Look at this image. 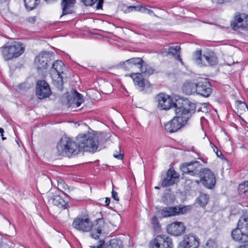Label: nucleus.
Here are the masks:
<instances>
[{
  "instance_id": "nucleus-44",
  "label": "nucleus",
  "mask_w": 248,
  "mask_h": 248,
  "mask_svg": "<svg viewBox=\"0 0 248 248\" xmlns=\"http://www.w3.org/2000/svg\"><path fill=\"white\" fill-rule=\"evenodd\" d=\"M104 240H100L99 244L97 246H90L91 248H103L104 247Z\"/></svg>"
},
{
  "instance_id": "nucleus-41",
  "label": "nucleus",
  "mask_w": 248,
  "mask_h": 248,
  "mask_svg": "<svg viewBox=\"0 0 248 248\" xmlns=\"http://www.w3.org/2000/svg\"><path fill=\"white\" fill-rule=\"evenodd\" d=\"M129 8L131 10L135 9L136 11L141 12H144L146 10L145 7L143 5L131 6Z\"/></svg>"
},
{
  "instance_id": "nucleus-14",
  "label": "nucleus",
  "mask_w": 248,
  "mask_h": 248,
  "mask_svg": "<svg viewBox=\"0 0 248 248\" xmlns=\"http://www.w3.org/2000/svg\"><path fill=\"white\" fill-rule=\"evenodd\" d=\"M196 93L204 97H209L213 90L210 82L207 79H203L197 83Z\"/></svg>"
},
{
  "instance_id": "nucleus-9",
  "label": "nucleus",
  "mask_w": 248,
  "mask_h": 248,
  "mask_svg": "<svg viewBox=\"0 0 248 248\" xmlns=\"http://www.w3.org/2000/svg\"><path fill=\"white\" fill-rule=\"evenodd\" d=\"M150 248H172V239L165 234L157 235L150 242Z\"/></svg>"
},
{
  "instance_id": "nucleus-36",
  "label": "nucleus",
  "mask_w": 248,
  "mask_h": 248,
  "mask_svg": "<svg viewBox=\"0 0 248 248\" xmlns=\"http://www.w3.org/2000/svg\"><path fill=\"white\" fill-rule=\"evenodd\" d=\"M151 223L153 226V229L156 232H160L161 231V225L158 220V218L156 216H154L152 220Z\"/></svg>"
},
{
  "instance_id": "nucleus-38",
  "label": "nucleus",
  "mask_w": 248,
  "mask_h": 248,
  "mask_svg": "<svg viewBox=\"0 0 248 248\" xmlns=\"http://www.w3.org/2000/svg\"><path fill=\"white\" fill-rule=\"evenodd\" d=\"M217 247L216 241L210 239L206 242L204 248H216Z\"/></svg>"
},
{
  "instance_id": "nucleus-3",
  "label": "nucleus",
  "mask_w": 248,
  "mask_h": 248,
  "mask_svg": "<svg viewBox=\"0 0 248 248\" xmlns=\"http://www.w3.org/2000/svg\"><path fill=\"white\" fill-rule=\"evenodd\" d=\"M59 155L71 157L80 152L78 142L66 136L62 137L56 146Z\"/></svg>"
},
{
  "instance_id": "nucleus-52",
  "label": "nucleus",
  "mask_w": 248,
  "mask_h": 248,
  "mask_svg": "<svg viewBox=\"0 0 248 248\" xmlns=\"http://www.w3.org/2000/svg\"><path fill=\"white\" fill-rule=\"evenodd\" d=\"M4 132L3 128L0 127V133L2 135Z\"/></svg>"
},
{
  "instance_id": "nucleus-25",
  "label": "nucleus",
  "mask_w": 248,
  "mask_h": 248,
  "mask_svg": "<svg viewBox=\"0 0 248 248\" xmlns=\"http://www.w3.org/2000/svg\"><path fill=\"white\" fill-rule=\"evenodd\" d=\"M197 89V83L190 81L185 82L182 88L183 93L188 95L193 93H196Z\"/></svg>"
},
{
  "instance_id": "nucleus-45",
  "label": "nucleus",
  "mask_w": 248,
  "mask_h": 248,
  "mask_svg": "<svg viewBox=\"0 0 248 248\" xmlns=\"http://www.w3.org/2000/svg\"><path fill=\"white\" fill-rule=\"evenodd\" d=\"M36 18L35 16L29 17L26 18V21L31 24H34L36 22Z\"/></svg>"
},
{
  "instance_id": "nucleus-20",
  "label": "nucleus",
  "mask_w": 248,
  "mask_h": 248,
  "mask_svg": "<svg viewBox=\"0 0 248 248\" xmlns=\"http://www.w3.org/2000/svg\"><path fill=\"white\" fill-rule=\"evenodd\" d=\"M76 2V0H62L61 4L62 14L60 16V18H62L64 16L75 13V4Z\"/></svg>"
},
{
  "instance_id": "nucleus-22",
  "label": "nucleus",
  "mask_w": 248,
  "mask_h": 248,
  "mask_svg": "<svg viewBox=\"0 0 248 248\" xmlns=\"http://www.w3.org/2000/svg\"><path fill=\"white\" fill-rule=\"evenodd\" d=\"M65 66L61 61H56L53 63L52 67L50 69L49 73L51 75L56 74L59 77H62V74L63 72Z\"/></svg>"
},
{
  "instance_id": "nucleus-29",
  "label": "nucleus",
  "mask_w": 248,
  "mask_h": 248,
  "mask_svg": "<svg viewBox=\"0 0 248 248\" xmlns=\"http://www.w3.org/2000/svg\"><path fill=\"white\" fill-rule=\"evenodd\" d=\"M237 228L243 230L247 234L246 235L248 236V217L245 215L241 216L238 220Z\"/></svg>"
},
{
  "instance_id": "nucleus-19",
  "label": "nucleus",
  "mask_w": 248,
  "mask_h": 248,
  "mask_svg": "<svg viewBox=\"0 0 248 248\" xmlns=\"http://www.w3.org/2000/svg\"><path fill=\"white\" fill-rule=\"evenodd\" d=\"M60 192H61V194L59 193L53 195L51 199L54 205L60 208L66 209L68 203V198L66 197L64 193L62 191H61Z\"/></svg>"
},
{
  "instance_id": "nucleus-13",
  "label": "nucleus",
  "mask_w": 248,
  "mask_h": 248,
  "mask_svg": "<svg viewBox=\"0 0 248 248\" xmlns=\"http://www.w3.org/2000/svg\"><path fill=\"white\" fill-rule=\"evenodd\" d=\"M231 26L234 31L239 29L244 31L248 30V16L245 14L238 13L235 15L234 21L231 23Z\"/></svg>"
},
{
  "instance_id": "nucleus-48",
  "label": "nucleus",
  "mask_w": 248,
  "mask_h": 248,
  "mask_svg": "<svg viewBox=\"0 0 248 248\" xmlns=\"http://www.w3.org/2000/svg\"><path fill=\"white\" fill-rule=\"evenodd\" d=\"M112 197L113 199H114V200H116V201H119V198L118 196L117 192L113 190H112Z\"/></svg>"
},
{
  "instance_id": "nucleus-53",
  "label": "nucleus",
  "mask_w": 248,
  "mask_h": 248,
  "mask_svg": "<svg viewBox=\"0 0 248 248\" xmlns=\"http://www.w3.org/2000/svg\"><path fill=\"white\" fill-rule=\"evenodd\" d=\"M146 10L148 11L149 14L153 13V11L152 10H150V9H148L146 8L145 11Z\"/></svg>"
},
{
  "instance_id": "nucleus-58",
  "label": "nucleus",
  "mask_w": 248,
  "mask_h": 248,
  "mask_svg": "<svg viewBox=\"0 0 248 248\" xmlns=\"http://www.w3.org/2000/svg\"><path fill=\"white\" fill-rule=\"evenodd\" d=\"M201 120L204 119V118L203 117H202L201 118Z\"/></svg>"
},
{
  "instance_id": "nucleus-24",
  "label": "nucleus",
  "mask_w": 248,
  "mask_h": 248,
  "mask_svg": "<svg viewBox=\"0 0 248 248\" xmlns=\"http://www.w3.org/2000/svg\"><path fill=\"white\" fill-rule=\"evenodd\" d=\"M69 103L71 105H76L77 107H79L84 101L83 95L78 93L76 90L73 91L72 96L68 98Z\"/></svg>"
},
{
  "instance_id": "nucleus-26",
  "label": "nucleus",
  "mask_w": 248,
  "mask_h": 248,
  "mask_svg": "<svg viewBox=\"0 0 248 248\" xmlns=\"http://www.w3.org/2000/svg\"><path fill=\"white\" fill-rule=\"evenodd\" d=\"M203 57L210 65L217 64L218 59L214 51L210 50L204 52Z\"/></svg>"
},
{
  "instance_id": "nucleus-10",
  "label": "nucleus",
  "mask_w": 248,
  "mask_h": 248,
  "mask_svg": "<svg viewBox=\"0 0 248 248\" xmlns=\"http://www.w3.org/2000/svg\"><path fill=\"white\" fill-rule=\"evenodd\" d=\"M130 77L132 78L136 88L140 91H145V93H146L148 92V89H151L152 88V85L147 79L143 78L141 74L140 73H132Z\"/></svg>"
},
{
  "instance_id": "nucleus-8",
  "label": "nucleus",
  "mask_w": 248,
  "mask_h": 248,
  "mask_svg": "<svg viewBox=\"0 0 248 248\" xmlns=\"http://www.w3.org/2000/svg\"><path fill=\"white\" fill-rule=\"evenodd\" d=\"M180 169L183 174L198 176L202 169V164L198 161L185 162L181 165Z\"/></svg>"
},
{
  "instance_id": "nucleus-51",
  "label": "nucleus",
  "mask_w": 248,
  "mask_h": 248,
  "mask_svg": "<svg viewBox=\"0 0 248 248\" xmlns=\"http://www.w3.org/2000/svg\"><path fill=\"white\" fill-rule=\"evenodd\" d=\"M110 202V199L109 198H106L105 201V206H108Z\"/></svg>"
},
{
  "instance_id": "nucleus-40",
  "label": "nucleus",
  "mask_w": 248,
  "mask_h": 248,
  "mask_svg": "<svg viewBox=\"0 0 248 248\" xmlns=\"http://www.w3.org/2000/svg\"><path fill=\"white\" fill-rule=\"evenodd\" d=\"M126 62H127V60L123 62H121L119 65L121 68L124 70H129L132 68L131 65H130V63H126Z\"/></svg>"
},
{
  "instance_id": "nucleus-23",
  "label": "nucleus",
  "mask_w": 248,
  "mask_h": 248,
  "mask_svg": "<svg viewBox=\"0 0 248 248\" xmlns=\"http://www.w3.org/2000/svg\"><path fill=\"white\" fill-rule=\"evenodd\" d=\"M243 230L239 229L238 228H235L232 231L231 235L232 239L237 242H243L248 239V236Z\"/></svg>"
},
{
  "instance_id": "nucleus-28",
  "label": "nucleus",
  "mask_w": 248,
  "mask_h": 248,
  "mask_svg": "<svg viewBox=\"0 0 248 248\" xmlns=\"http://www.w3.org/2000/svg\"><path fill=\"white\" fill-rule=\"evenodd\" d=\"M180 50L181 47L180 46H171L169 47L168 49L167 55L172 56L173 57H175L176 60L180 61L182 63V60L180 56Z\"/></svg>"
},
{
  "instance_id": "nucleus-35",
  "label": "nucleus",
  "mask_w": 248,
  "mask_h": 248,
  "mask_svg": "<svg viewBox=\"0 0 248 248\" xmlns=\"http://www.w3.org/2000/svg\"><path fill=\"white\" fill-rule=\"evenodd\" d=\"M143 61H144L142 59V58H133L127 60V62H126V63H130L132 67L135 65L138 66L139 68H140V66L143 63Z\"/></svg>"
},
{
  "instance_id": "nucleus-54",
  "label": "nucleus",
  "mask_w": 248,
  "mask_h": 248,
  "mask_svg": "<svg viewBox=\"0 0 248 248\" xmlns=\"http://www.w3.org/2000/svg\"><path fill=\"white\" fill-rule=\"evenodd\" d=\"M8 0H0V3H4L7 1Z\"/></svg>"
},
{
  "instance_id": "nucleus-50",
  "label": "nucleus",
  "mask_w": 248,
  "mask_h": 248,
  "mask_svg": "<svg viewBox=\"0 0 248 248\" xmlns=\"http://www.w3.org/2000/svg\"><path fill=\"white\" fill-rule=\"evenodd\" d=\"M244 244L241 245L239 248H248V241H243Z\"/></svg>"
},
{
  "instance_id": "nucleus-11",
  "label": "nucleus",
  "mask_w": 248,
  "mask_h": 248,
  "mask_svg": "<svg viewBox=\"0 0 248 248\" xmlns=\"http://www.w3.org/2000/svg\"><path fill=\"white\" fill-rule=\"evenodd\" d=\"M200 239L193 233L185 234L179 244L178 248H198Z\"/></svg>"
},
{
  "instance_id": "nucleus-2",
  "label": "nucleus",
  "mask_w": 248,
  "mask_h": 248,
  "mask_svg": "<svg viewBox=\"0 0 248 248\" xmlns=\"http://www.w3.org/2000/svg\"><path fill=\"white\" fill-rule=\"evenodd\" d=\"M174 108L176 115L174 117L184 125L195 112L196 105L187 99H180L175 102Z\"/></svg>"
},
{
  "instance_id": "nucleus-55",
  "label": "nucleus",
  "mask_w": 248,
  "mask_h": 248,
  "mask_svg": "<svg viewBox=\"0 0 248 248\" xmlns=\"http://www.w3.org/2000/svg\"><path fill=\"white\" fill-rule=\"evenodd\" d=\"M1 136L2 137V139L3 140H4L6 139V138H5L4 136H3V134L2 135L1 134Z\"/></svg>"
},
{
  "instance_id": "nucleus-15",
  "label": "nucleus",
  "mask_w": 248,
  "mask_h": 248,
  "mask_svg": "<svg viewBox=\"0 0 248 248\" xmlns=\"http://www.w3.org/2000/svg\"><path fill=\"white\" fill-rule=\"evenodd\" d=\"M156 99L158 102V106L160 109L168 110L172 107L174 108V104L171 97L164 93L158 94Z\"/></svg>"
},
{
  "instance_id": "nucleus-37",
  "label": "nucleus",
  "mask_w": 248,
  "mask_h": 248,
  "mask_svg": "<svg viewBox=\"0 0 248 248\" xmlns=\"http://www.w3.org/2000/svg\"><path fill=\"white\" fill-rule=\"evenodd\" d=\"M202 50H196L193 55V59L198 64H202Z\"/></svg>"
},
{
  "instance_id": "nucleus-21",
  "label": "nucleus",
  "mask_w": 248,
  "mask_h": 248,
  "mask_svg": "<svg viewBox=\"0 0 248 248\" xmlns=\"http://www.w3.org/2000/svg\"><path fill=\"white\" fill-rule=\"evenodd\" d=\"M184 125L175 118L165 124V129L167 132L170 133L176 132Z\"/></svg>"
},
{
  "instance_id": "nucleus-6",
  "label": "nucleus",
  "mask_w": 248,
  "mask_h": 248,
  "mask_svg": "<svg viewBox=\"0 0 248 248\" xmlns=\"http://www.w3.org/2000/svg\"><path fill=\"white\" fill-rule=\"evenodd\" d=\"M198 176L199 180L195 181L198 184L201 183L206 188L212 189L216 184V178L214 173L209 169L202 168Z\"/></svg>"
},
{
  "instance_id": "nucleus-46",
  "label": "nucleus",
  "mask_w": 248,
  "mask_h": 248,
  "mask_svg": "<svg viewBox=\"0 0 248 248\" xmlns=\"http://www.w3.org/2000/svg\"><path fill=\"white\" fill-rule=\"evenodd\" d=\"M113 156L118 159H122L123 158L124 155L121 153V151H120L119 153L117 152L116 154H114L113 155Z\"/></svg>"
},
{
  "instance_id": "nucleus-1",
  "label": "nucleus",
  "mask_w": 248,
  "mask_h": 248,
  "mask_svg": "<svg viewBox=\"0 0 248 248\" xmlns=\"http://www.w3.org/2000/svg\"><path fill=\"white\" fill-rule=\"evenodd\" d=\"M105 225L103 218L95 219L91 222L88 214H81L75 218L72 226L76 230L83 232H90V236L94 239H99Z\"/></svg>"
},
{
  "instance_id": "nucleus-49",
  "label": "nucleus",
  "mask_w": 248,
  "mask_h": 248,
  "mask_svg": "<svg viewBox=\"0 0 248 248\" xmlns=\"http://www.w3.org/2000/svg\"><path fill=\"white\" fill-rule=\"evenodd\" d=\"M202 112L207 113L208 112V108H207V105L205 104H203L202 105Z\"/></svg>"
},
{
  "instance_id": "nucleus-27",
  "label": "nucleus",
  "mask_w": 248,
  "mask_h": 248,
  "mask_svg": "<svg viewBox=\"0 0 248 248\" xmlns=\"http://www.w3.org/2000/svg\"><path fill=\"white\" fill-rule=\"evenodd\" d=\"M103 248H124L123 242L118 239L114 238L105 243L104 241Z\"/></svg>"
},
{
  "instance_id": "nucleus-43",
  "label": "nucleus",
  "mask_w": 248,
  "mask_h": 248,
  "mask_svg": "<svg viewBox=\"0 0 248 248\" xmlns=\"http://www.w3.org/2000/svg\"><path fill=\"white\" fill-rule=\"evenodd\" d=\"M212 147L214 151L216 153L218 157L221 158V157H223V155L220 151L219 150V149L213 144L211 143Z\"/></svg>"
},
{
  "instance_id": "nucleus-12",
  "label": "nucleus",
  "mask_w": 248,
  "mask_h": 248,
  "mask_svg": "<svg viewBox=\"0 0 248 248\" xmlns=\"http://www.w3.org/2000/svg\"><path fill=\"white\" fill-rule=\"evenodd\" d=\"M51 91L49 84L45 80L37 81L36 85V95L38 98L41 100L49 97Z\"/></svg>"
},
{
  "instance_id": "nucleus-7",
  "label": "nucleus",
  "mask_w": 248,
  "mask_h": 248,
  "mask_svg": "<svg viewBox=\"0 0 248 248\" xmlns=\"http://www.w3.org/2000/svg\"><path fill=\"white\" fill-rule=\"evenodd\" d=\"M191 209V205H179L164 207L159 210L158 212L160 213L162 217H169L188 213Z\"/></svg>"
},
{
  "instance_id": "nucleus-57",
  "label": "nucleus",
  "mask_w": 248,
  "mask_h": 248,
  "mask_svg": "<svg viewBox=\"0 0 248 248\" xmlns=\"http://www.w3.org/2000/svg\"><path fill=\"white\" fill-rule=\"evenodd\" d=\"M155 189H159L160 188H159V187H158V186H155Z\"/></svg>"
},
{
  "instance_id": "nucleus-4",
  "label": "nucleus",
  "mask_w": 248,
  "mask_h": 248,
  "mask_svg": "<svg viewBox=\"0 0 248 248\" xmlns=\"http://www.w3.org/2000/svg\"><path fill=\"white\" fill-rule=\"evenodd\" d=\"M77 140L78 142L80 151L83 150L94 153L98 147L99 137L94 134H80L78 136Z\"/></svg>"
},
{
  "instance_id": "nucleus-33",
  "label": "nucleus",
  "mask_w": 248,
  "mask_h": 248,
  "mask_svg": "<svg viewBox=\"0 0 248 248\" xmlns=\"http://www.w3.org/2000/svg\"><path fill=\"white\" fill-rule=\"evenodd\" d=\"M175 199V196L170 193L164 194L162 197V201L167 205H169L173 203Z\"/></svg>"
},
{
  "instance_id": "nucleus-5",
  "label": "nucleus",
  "mask_w": 248,
  "mask_h": 248,
  "mask_svg": "<svg viewBox=\"0 0 248 248\" xmlns=\"http://www.w3.org/2000/svg\"><path fill=\"white\" fill-rule=\"evenodd\" d=\"M0 49L2 57L5 61L16 58L25 51L23 44L18 42H14L9 46H3Z\"/></svg>"
},
{
  "instance_id": "nucleus-47",
  "label": "nucleus",
  "mask_w": 248,
  "mask_h": 248,
  "mask_svg": "<svg viewBox=\"0 0 248 248\" xmlns=\"http://www.w3.org/2000/svg\"><path fill=\"white\" fill-rule=\"evenodd\" d=\"M104 2V0H98V2L96 6V8L97 9H102L103 3Z\"/></svg>"
},
{
  "instance_id": "nucleus-31",
  "label": "nucleus",
  "mask_w": 248,
  "mask_h": 248,
  "mask_svg": "<svg viewBox=\"0 0 248 248\" xmlns=\"http://www.w3.org/2000/svg\"><path fill=\"white\" fill-rule=\"evenodd\" d=\"M239 195L242 198L248 197V181L239 185L238 188Z\"/></svg>"
},
{
  "instance_id": "nucleus-17",
  "label": "nucleus",
  "mask_w": 248,
  "mask_h": 248,
  "mask_svg": "<svg viewBox=\"0 0 248 248\" xmlns=\"http://www.w3.org/2000/svg\"><path fill=\"white\" fill-rule=\"evenodd\" d=\"M167 232L169 234L178 236L183 234L186 230V227L182 222L175 221L167 226Z\"/></svg>"
},
{
  "instance_id": "nucleus-56",
  "label": "nucleus",
  "mask_w": 248,
  "mask_h": 248,
  "mask_svg": "<svg viewBox=\"0 0 248 248\" xmlns=\"http://www.w3.org/2000/svg\"><path fill=\"white\" fill-rule=\"evenodd\" d=\"M198 111H202V106L200 108H198Z\"/></svg>"
},
{
  "instance_id": "nucleus-30",
  "label": "nucleus",
  "mask_w": 248,
  "mask_h": 248,
  "mask_svg": "<svg viewBox=\"0 0 248 248\" xmlns=\"http://www.w3.org/2000/svg\"><path fill=\"white\" fill-rule=\"evenodd\" d=\"M140 71L142 75H144L145 76H149L152 75L154 73V69L149 65L147 64L146 63L143 61V63L140 66Z\"/></svg>"
},
{
  "instance_id": "nucleus-32",
  "label": "nucleus",
  "mask_w": 248,
  "mask_h": 248,
  "mask_svg": "<svg viewBox=\"0 0 248 248\" xmlns=\"http://www.w3.org/2000/svg\"><path fill=\"white\" fill-rule=\"evenodd\" d=\"M24 1L26 8L28 11H31L39 5L40 0H24Z\"/></svg>"
},
{
  "instance_id": "nucleus-39",
  "label": "nucleus",
  "mask_w": 248,
  "mask_h": 248,
  "mask_svg": "<svg viewBox=\"0 0 248 248\" xmlns=\"http://www.w3.org/2000/svg\"><path fill=\"white\" fill-rule=\"evenodd\" d=\"M58 78H60V80L58 81H54V84L59 90L62 91L63 89V78L62 77H58Z\"/></svg>"
},
{
  "instance_id": "nucleus-16",
  "label": "nucleus",
  "mask_w": 248,
  "mask_h": 248,
  "mask_svg": "<svg viewBox=\"0 0 248 248\" xmlns=\"http://www.w3.org/2000/svg\"><path fill=\"white\" fill-rule=\"evenodd\" d=\"M179 181V175L171 168H170L166 172L164 177L163 178L161 186L166 187L172 186Z\"/></svg>"
},
{
  "instance_id": "nucleus-42",
  "label": "nucleus",
  "mask_w": 248,
  "mask_h": 248,
  "mask_svg": "<svg viewBox=\"0 0 248 248\" xmlns=\"http://www.w3.org/2000/svg\"><path fill=\"white\" fill-rule=\"evenodd\" d=\"M98 0H81V1L86 6H91Z\"/></svg>"
},
{
  "instance_id": "nucleus-34",
  "label": "nucleus",
  "mask_w": 248,
  "mask_h": 248,
  "mask_svg": "<svg viewBox=\"0 0 248 248\" xmlns=\"http://www.w3.org/2000/svg\"><path fill=\"white\" fill-rule=\"evenodd\" d=\"M209 196L208 194L201 193L197 199V203L202 207L205 206L209 201Z\"/></svg>"
},
{
  "instance_id": "nucleus-18",
  "label": "nucleus",
  "mask_w": 248,
  "mask_h": 248,
  "mask_svg": "<svg viewBox=\"0 0 248 248\" xmlns=\"http://www.w3.org/2000/svg\"><path fill=\"white\" fill-rule=\"evenodd\" d=\"M50 60L49 53L42 52L36 57L34 60V64L37 69L42 70L48 68V62Z\"/></svg>"
}]
</instances>
